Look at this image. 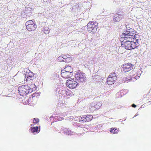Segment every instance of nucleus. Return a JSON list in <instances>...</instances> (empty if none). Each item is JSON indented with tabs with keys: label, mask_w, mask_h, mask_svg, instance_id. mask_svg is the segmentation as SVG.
Returning <instances> with one entry per match:
<instances>
[{
	"label": "nucleus",
	"mask_w": 151,
	"mask_h": 151,
	"mask_svg": "<svg viewBox=\"0 0 151 151\" xmlns=\"http://www.w3.org/2000/svg\"><path fill=\"white\" fill-rule=\"evenodd\" d=\"M30 90L32 89L28 85H23L18 88V93L21 96H26L30 92Z\"/></svg>",
	"instance_id": "nucleus-1"
},
{
	"label": "nucleus",
	"mask_w": 151,
	"mask_h": 151,
	"mask_svg": "<svg viewBox=\"0 0 151 151\" xmlns=\"http://www.w3.org/2000/svg\"><path fill=\"white\" fill-rule=\"evenodd\" d=\"M98 25V24L96 21L90 22L87 25L88 30L90 33L94 34L96 32Z\"/></svg>",
	"instance_id": "nucleus-2"
},
{
	"label": "nucleus",
	"mask_w": 151,
	"mask_h": 151,
	"mask_svg": "<svg viewBox=\"0 0 151 151\" xmlns=\"http://www.w3.org/2000/svg\"><path fill=\"white\" fill-rule=\"evenodd\" d=\"M75 80L81 82H85L86 81V74L83 72H79L76 73L75 76Z\"/></svg>",
	"instance_id": "nucleus-3"
},
{
	"label": "nucleus",
	"mask_w": 151,
	"mask_h": 151,
	"mask_svg": "<svg viewBox=\"0 0 151 151\" xmlns=\"http://www.w3.org/2000/svg\"><path fill=\"white\" fill-rule=\"evenodd\" d=\"M25 25L27 29L29 31L35 30L37 27L36 24L32 20L27 21Z\"/></svg>",
	"instance_id": "nucleus-4"
},
{
	"label": "nucleus",
	"mask_w": 151,
	"mask_h": 151,
	"mask_svg": "<svg viewBox=\"0 0 151 151\" xmlns=\"http://www.w3.org/2000/svg\"><path fill=\"white\" fill-rule=\"evenodd\" d=\"M73 79L68 80L66 83V85L70 89L76 88L78 85V83L76 81L73 80Z\"/></svg>",
	"instance_id": "nucleus-5"
},
{
	"label": "nucleus",
	"mask_w": 151,
	"mask_h": 151,
	"mask_svg": "<svg viewBox=\"0 0 151 151\" xmlns=\"http://www.w3.org/2000/svg\"><path fill=\"white\" fill-rule=\"evenodd\" d=\"M120 41H121L122 47H125V48L128 50H131V49H128L129 46L131 47L132 41H130L129 40H127L126 39H124V38H120Z\"/></svg>",
	"instance_id": "nucleus-6"
},
{
	"label": "nucleus",
	"mask_w": 151,
	"mask_h": 151,
	"mask_svg": "<svg viewBox=\"0 0 151 151\" xmlns=\"http://www.w3.org/2000/svg\"><path fill=\"white\" fill-rule=\"evenodd\" d=\"M142 70L140 69L138 70L135 73V74H134L133 75L132 77L130 78V79H128L127 78H126L127 80L126 81L124 82L126 83H127L128 81L127 82V81H133L134 80H133V79H134L135 80L138 79L139 78L141 74L142 73Z\"/></svg>",
	"instance_id": "nucleus-7"
},
{
	"label": "nucleus",
	"mask_w": 151,
	"mask_h": 151,
	"mask_svg": "<svg viewBox=\"0 0 151 151\" xmlns=\"http://www.w3.org/2000/svg\"><path fill=\"white\" fill-rule=\"evenodd\" d=\"M73 74V72H70L63 70L61 71V75L64 78H67L71 77Z\"/></svg>",
	"instance_id": "nucleus-8"
},
{
	"label": "nucleus",
	"mask_w": 151,
	"mask_h": 151,
	"mask_svg": "<svg viewBox=\"0 0 151 151\" xmlns=\"http://www.w3.org/2000/svg\"><path fill=\"white\" fill-rule=\"evenodd\" d=\"M134 65L130 63H128L127 64L124 65L123 66V71L126 72H128L133 68Z\"/></svg>",
	"instance_id": "nucleus-9"
},
{
	"label": "nucleus",
	"mask_w": 151,
	"mask_h": 151,
	"mask_svg": "<svg viewBox=\"0 0 151 151\" xmlns=\"http://www.w3.org/2000/svg\"><path fill=\"white\" fill-rule=\"evenodd\" d=\"M123 17L122 12H117L115 14L113 18V21L115 22L120 21Z\"/></svg>",
	"instance_id": "nucleus-10"
},
{
	"label": "nucleus",
	"mask_w": 151,
	"mask_h": 151,
	"mask_svg": "<svg viewBox=\"0 0 151 151\" xmlns=\"http://www.w3.org/2000/svg\"><path fill=\"white\" fill-rule=\"evenodd\" d=\"M24 81H27L29 80H32L34 79V74L32 72L27 73L24 74Z\"/></svg>",
	"instance_id": "nucleus-11"
},
{
	"label": "nucleus",
	"mask_w": 151,
	"mask_h": 151,
	"mask_svg": "<svg viewBox=\"0 0 151 151\" xmlns=\"http://www.w3.org/2000/svg\"><path fill=\"white\" fill-rule=\"evenodd\" d=\"M134 40L133 41H132L131 47H129L128 49H134L135 48L139 46L138 41L139 40L137 39V38H133Z\"/></svg>",
	"instance_id": "nucleus-12"
},
{
	"label": "nucleus",
	"mask_w": 151,
	"mask_h": 151,
	"mask_svg": "<svg viewBox=\"0 0 151 151\" xmlns=\"http://www.w3.org/2000/svg\"><path fill=\"white\" fill-rule=\"evenodd\" d=\"M135 32L133 31L132 32H129L128 33H123L120 35V38H131L129 36H134Z\"/></svg>",
	"instance_id": "nucleus-13"
},
{
	"label": "nucleus",
	"mask_w": 151,
	"mask_h": 151,
	"mask_svg": "<svg viewBox=\"0 0 151 151\" xmlns=\"http://www.w3.org/2000/svg\"><path fill=\"white\" fill-rule=\"evenodd\" d=\"M61 129L63 132L66 135H71L75 134V132H72L71 130L68 129H66L63 127L61 128Z\"/></svg>",
	"instance_id": "nucleus-14"
},
{
	"label": "nucleus",
	"mask_w": 151,
	"mask_h": 151,
	"mask_svg": "<svg viewBox=\"0 0 151 151\" xmlns=\"http://www.w3.org/2000/svg\"><path fill=\"white\" fill-rule=\"evenodd\" d=\"M116 79L117 77H113L112 78L109 76L107 79V84L108 85H111L114 83V82H115Z\"/></svg>",
	"instance_id": "nucleus-15"
},
{
	"label": "nucleus",
	"mask_w": 151,
	"mask_h": 151,
	"mask_svg": "<svg viewBox=\"0 0 151 151\" xmlns=\"http://www.w3.org/2000/svg\"><path fill=\"white\" fill-rule=\"evenodd\" d=\"M92 78L94 81L97 82H102L103 81V79L102 77L97 75H96L92 76Z\"/></svg>",
	"instance_id": "nucleus-16"
},
{
	"label": "nucleus",
	"mask_w": 151,
	"mask_h": 151,
	"mask_svg": "<svg viewBox=\"0 0 151 151\" xmlns=\"http://www.w3.org/2000/svg\"><path fill=\"white\" fill-rule=\"evenodd\" d=\"M38 127L37 126L32 127L30 128L29 131L31 133L36 134L40 132V130H38Z\"/></svg>",
	"instance_id": "nucleus-17"
},
{
	"label": "nucleus",
	"mask_w": 151,
	"mask_h": 151,
	"mask_svg": "<svg viewBox=\"0 0 151 151\" xmlns=\"http://www.w3.org/2000/svg\"><path fill=\"white\" fill-rule=\"evenodd\" d=\"M89 109L90 111H93L96 109L95 107V103H92L90 104L89 106Z\"/></svg>",
	"instance_id": "nucleus-18"
},
{
	"label": "nucleus",
	"mask_w": 151,
	"mask_h": 151,
	"mask_svg": "<svg viewBox=\"0 0 151 151\" xmlns=\"http://www.w3.org/2000/svg\"><path fill=\"white\" fill-rule=\"evenodd\" d=\"M63 70L66 71H69L70 72H73V68L69 66H66L64 69Z\"/></svg>",
	"instance_id": "nucleus-19"
},
{
	"label": "nucleus",
	"mask_w": 151,
	"mask_h": 151,
	"mask_svg": "<svg viewBox=\"0 0 151 151\" xmlns=\"http://www.w3.org/2000/svg\"><path fill=\"white\" fill-rule=\"evenodd\" d=\"M110 132L114 134H116L118 132V130L116 128H111L110 129Z\"/></svg>",
	"instance_id": "nucleus-20"
},
{
	"label": "nucleus",
	"mask_w": 151,
	"mask_h": 151,
	"mask_svg": "<svg viewBox=\"0 0 151 151\" xmlns=\"http://www.w3.org/2000/svg\"><path fill=\"white\" fill-rule=\"evenodd\" d=\"M86 121L89 122L91 121L93 118V116L91 115H88L86 116L85 115Z\"/></svg>",
	"instance_id": "nucleus-21"
},
{
	"label": "nucleus",
	"mask_w": 151,
	"mask_h": 151,
	"mask_svg": "<svg viewBox=\"0 0 151 151\" xmlns=\"http://www.w3.org/2000/svg\"><path fill=\"white\" fill-rule=\"evenodd\" d=\"M85 115H83L81 117H79L78 119L79 120V121L81 122H85L86 121V118Z\"/></svg>",
	"instance_id": "nucleus-22"
},
{
	"label": "nucleus",
	"mask_w": 151,
	"mask_h": 151,
	"mask_svg": "<svg viewBox=\"0 0 151 151\" xmlns=\"http://www.w3.org/2000/svg\"><path fill=\"white\" fill-rule=\"evenodd\" d=\"M50 30L49 29V28L47 27H44L43 28V32L45 34H48L50 32Z\"/></svg>",
	"instance_id": "nucleus-23"
},
{
	"label": "nucleus",
	"mask_w": 151,
	"mask_h": 151,
	"mask_svg": "<svg viewBox=\"0 0 151 151\" xmlns=\"http://www.w3.org/2000/svg\"><path fill=\"white\" fill-rule=\"evenodd\" d=\"M101 105L102 104L100 102H97L96 103H95V107L96 109H99Z\"/></svg>",
	"instance_id": "nucleus-24"
},
{
	"label": "nucleus",
	"mask_w": 151,
	"mask_h": 151,
	"mask_svg": "<svg viewBox=\"0 0 151 151\" xmlns=\"http://www.w3.org/2000/svg\"><path fill=\"white\" fill-rule=\"evenodd\" d=\"M118 75V73H115V72L111 73L110 74L109 76L111 77H116L117 78V76Z\"/></svg>",
	"instance_id": "nucleus-25"
},
{
	"label": "nucleus",
	"mask_w": 151,
	"mask_h": 151,
	"mask_svg": "<svg viewBox=\"0 0 151 151\" xmlns=\"http://www.w3.org/2000/svg\"><path fill=\"white\" fill-rule=\"evenodd\" d=\"M72 59L70 58H67L65 60H63V62H66V63H69L70 62L72 61Z\"/></svg>",
	"instance_id": "nucleus-26"
},
{
	"label": "nucleus",
	"mask_w": 151,
	"mask_h": 151,
	"mask_svg": "<svg viewBox=\"0 0 151 151\" xmlns=\"http://www.w3.org/2000/svg\"><path fill=\"white\" fill-rule=\"evenodd\" d=\"M39 122V119L38 118H34L33 120V123H34L36 124L38 122Z\"/></svg>",
	"instance_id": "nucleus-27"
},
{
	"label": "nucleus",
	"mask_w": 151,
	"mask_h": 151,
	"mask_svg": "<svg viewBox=\"0 0 151 151\" xmlns=\"http://www.w3.org/2000/svg\"><path fill=\"white\" fill-rule=\"evenodd\" d=\"M58 60L60 62L63 61V60H64L63 59V57L61 55L60 56H59L58 57Z\"/></svg>",
	"instance_id": "nucleus-28"
},
{
	"label": "nucleus",
	"mask_w": 151,
	"mask_h": 151,
	"mask_svg": "<svg viewBox=\"0 0 151 151\" xmlns=\"http://www.w3.org/2000/svg\"><path fill=\"white\" fill-rule=\"evenodd\" d=\"M69 91V90L67 89V90H63V93H65L66 94V95H68V92Z\"/></svg>",
	"instance_id": "nucleus-29"
},
{
	"label": "nucleus",
	"mask_w": 151,
	"mask_h": 151,
	"mask_svg": "<svg viewBox=\"0 0 151 151\" xmlns=\"http://www.w3.org/2000/svg\"><path fill=\"white\" fill-rule=\"evenodd\" d=\"M130 29V27H126V32L125 33H127L129 32V31L128 30H129Z\"/></svg>",
	"instance_id": "nucleus-30"
},
{
	"label": "nucleus",
	"mask_w": 151,
	"mask_h": 151,
	"mask_svg": "<svg viewBox=\"0 0 151 151\" xmlns=\"http://www.w3.org/2000/svg\"><path fill=\"white\" fill-rule=\"evenodd\" d=\"M61 56H62V57H63V60H65L67 58L66 55H61Z\"/></svg>",
	"instance_id": "nucleus-31"
},
{
	"label": "nucleus",
	"mask_w": 151,
	"mask_h": 151,
	"mask_svg": "<svg viewBox=\"0 0 151 151\" xmlns=\"http://www.w3.org/2000/svg\"><path fill=\"white\" fill-rule=\"evenodd\" d=\"M134 38H138L139 37V35L137 34H136L135 33V35H134Z\"/></svg>",
	"instance_id": "nucleus-32"
},
{
	"label": "nucleus",
	"mask_w": 151,
	"mask_h": 151,
	"mask_svg": "<svg viewBox=\"0 0 151 151\" xmlns=\"http://www.w3.org/2000/svg\"><path fill=\"white\" fill-rule=\"evenodd\" d=\"M64 119V118L63 117H59L58 119L59 121L62 120Z\"/></svg>",
	"instance_id": "nucleus-33"
},
{
	"label": "nucleus",
	"mask_w": 151,
	"mask_h": 151,
	"mask_svg": "<svg viewBox=\"0 0 151 151\" xmlns=\"http://www.w3.org/2000/svg\"><path fill=\"white\" fill-rule=\"evenodd\" d=\"M132 106L133 107H134V108H135L137 106L136 105H135V104H133L132 105Z\"/></svg>",
	"instance_id": "nucleus-34"
},
{
	"label": "nucleus",
	"mask_w": 151,
	"mask_h": 151,
	"mask_svg": "<svg viewBox=\"0 0 151 151\" xmlns=\"http://www.w3.org/2000/svg\"><path fill=\"white\" fill-rule=\"evenodd\" d=\"M66 56H67V58H71V56L69 55H66Z\"/></svg>",
	"instance_id": "nucleus-35"
},
{
	"label": "nucleus",
	"mask_w": 151,
	"mask_h": 151,
	"mask_svg": "<svg viewBox=\"0 0 151 151\" xmlns=\"http://www.w3.org/2000/svg\"><path fill=\"white\" fill-rule=\"evenodd\" d=\"M138 115H139V114H138L137 113L133 118H134V117L135 116H138Z\"/></svg>",
	"instance_id": "nucleus-36"
},
{
	"label": "nucleus",
	"mask_w": 151,
	"mask_h": 151,
	"mask_svg": "<svg viewBox=\"0 0 151 151\" xmlns=\"http://www.w3.org/2000/svg\"><path fill=\"white\" fill-rule=\"evenodd\" d=\"M122 93V91H120V93H119V92H118V95H119V94H120V93Z\"/></svg>",
	"instance_id": "nucleus-37"
},
{
	"label": "nucleus",
	"mask_w": 151,
	"mask_h": 151,
	"mask_svg": "<svg viewBox=\"0 0 151 151\" xmlns=\"http://www.w3.org/2000/svg\"><path fill=\"white\" fill-rule=\"evenodd\" d=\"M81 130H83V129L82 128H81Z\"/></svg>",
	"instance_id": "nucleus-38"
},
{
	"label": "nucleus",
	"mask_w": 151,
	"mask_h": 151,
	"mask_svg": "<svg viewBox=\"0 0 151 151\" xmlns=\"http://www.w3.org/2000/svg\"><path fill=\"white\" fill-rule=\"evenodd\" d=\"M122 95H121V96L119 97L120 98L122 97Z\"/></svg>",
	"instance_id": "nucleus-39"
},
{
	"label": "nucleus",
	"mask_w": 151,
	"mask_h": 151,
	"mask_svg": "<svg viewBox=\"0 0 151 151\" xmlns=\"http://www.w3.org/2000/svg\"><path fill=\"white\" fill-rule=\"evenodd\" d=\"M32 124H31V126H32Z\"/></svg>",
	"instance_id": "nucleus-40"
},
{
	"label": "nucleus",
	"mask_w": 151,
	"mask_h": 151,
	"mask_svg": "<svg viewBox=\"0 0 151 151\" xmlns=\"http://www.w3.org/2000/svg\"><path fill=\"white\" fill-rule=\"evenodd\" d=\"M150 96H151V95H150Z\"/></svg>",
	"instance_id": "nucleus-41"
}]
</instances>
